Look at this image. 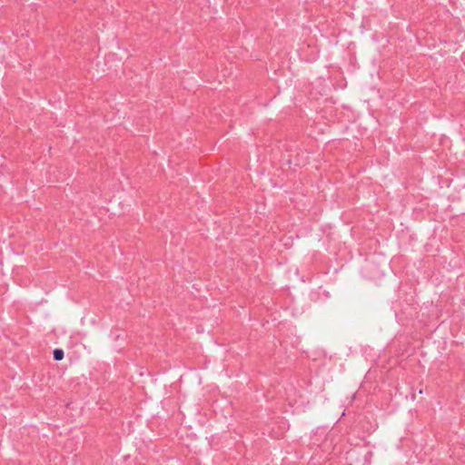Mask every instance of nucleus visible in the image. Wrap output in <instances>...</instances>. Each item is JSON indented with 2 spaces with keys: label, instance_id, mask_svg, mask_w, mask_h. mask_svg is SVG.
Masks as SVG:
<instances>
[{
  "label": "nucleus",
  "instance_id": "obj_1",
  "mask_svg": "<svg viewBox=\"0 0 465 465\" xmlns=\"http://www.w3.org/2000/svg\"><path fill=\"white\" fill-rule=\"evenodd\" d=\"M54 360L56 361H62L64 357V352L62 349H54L53 351Z\"/></svg>",
  "mask_w": 465,
  "mask_h": 465
}]
</instances>
